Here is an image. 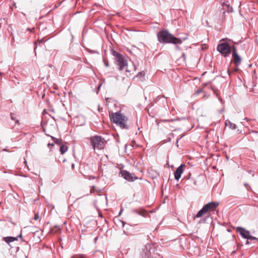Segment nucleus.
Listing matches in <instances>:
<instances>
[{
	"mask_svg": "<svg viewBox=\"0 0 258 258\" xmlns=\"http://www.w3.org/2000/svg\"><path fill=\"white\" fill-rule=\"evenodd\" d=\"M113 55L115 57L116 64L119 67V70L120 71L124 70L128 63L125 58L115 51H113Z\"/></svg>",
	"mask_w": 258,
	"mask_h": 258,
	"instance_id": "20e7f679",
	"label": "nucleus"
},
{
	"mask_svg": "<svg viewBox=\"0 0 258 258\" xmlns=\"http://www.w3.org/2000/svg\"><path fill=\"white\" fill-rule=\"evenodd\" d=\"M39 218V214L38 213H35L34 214V219L35 220H37Z\"/></svg>",
	"mask_w": 258,
	"mask_h": 258,
	"instance_id": "aec40b11",
	"label": "nucleus"
},
{
	"mask_svg": "<svg viewBox=\"0 0 258 258\" xmlns=\"http://www.w3.org/2000/svg\"><path fill=\"white\" fill-rule=\"evenodd\" d=\"M27 30L31 32H34V28H27Z\"/></svg>",
	"mask_w": 258,
	"mask_h": 258,
	"instance_id": "4be33fe9",
	"label": "nucleus"
},
{
	"mask_svg": "<svg viewBox=\"0 0 258 258\" xmlns=\"http://www.w3.org/2000/svg\"><path fill=\"white\" fill-rule=\"evenodd\" d=\"M95 256H99V257H104V255H103V253L100 251H96L95 252Z\"/></svg>",
	"mask_w": 258,
	"mask_h": 258,
	"instance_id": "a211bd4d",
	"label": "nucleus"
},
{
	"mask_svg": "<svg viewBox=\"0 0 258 258\" xmlns=\"http://www.w3.org/2000/svg\"><path fill=\"white\" fill-rule=\"evenodd\" d=\"M138 214L140 215H141V216H143L144 217L146 216V215L147 214V213L146 211H141V212H137Z\"/></svg>",
	"mask_w": 258,
	"mask_h": 258,
	"instance_id": "6ab92c4d",
	"label": "nucleus"
},
{
	"mask_svg": "<svg viewBox=\"0 0 258 258\" xmlns=\"http://www.w3.org/2000/svg\"><path fill=\"white\" fill-rule=\"evenodd\" d=\"M136 67L132 61H129L124 69L126 72L128 73H133L136 71Z\"/></svg>",
	"mask_w": 258,
	"mask_h": 258,
	"instance_id": "9d476101",
	"label": "nucleus"
},
{
	"mask_svg": "<svg viewBox=\"0 0 258 258\" xmlns=\"http://www.w3.org/2000/svg\"><path fill=\"white\" fill-rule=\"evenodd\" d=\"M90 143L94 150H100L104 149L105 144V140L99 136H94L90 138Z\"/></svg>",
	"mask_w": 258,
	"mask_h": 258,
	"instance_id": "7ed1b4c3",
	"label": "nucleus"
},
{
	"mask_svg": "<svg viewBox=\"0 0 258 258\" xmlns=\"http://www.w3.org/2000/svg\"><path fill=\"white\" fill-rule=\"evenodd\" d=\"M182 56L184 59V60H185V54L184 53H183L182 54Z\"/></svg>",
	"mask_w": 258,
	"mask_h": 258,
	"instance_id": "bb28decb",
	"label": "nucleus"
},
{
	"mask_svg": "<svg viewBox=\"0 0 258 258\" xmlns=\"http://www.w3.org/2000/svg\"><path fill=\"white\" fill-rule=\"evenodd\" d=\"M120 174L125 180L128 181H134L135 180L138 179L134 174L131 173L126 170H121Z\"/></svg>",
	"mask_w": 258,
	"mask_h": 258,
	"instance_id": "423d86ee",
	"label": "nucleus"
},
{
	"mask_svg": "<svg viewBox=\"0 0 258 258\" xmlns=\"http://www.w3.org/2000/svg\"><path fill=\"white\" fill-rule=\"evenodd\" d=\"M11 119L12 120H16V118L13 116V115L12 113L11 114Z\"/></svg>",
	"mask_w": 258,
	"mask_h": 258,
	"instance_id": "a878e982",
	"label": "nucleus"
},
{
	"mask_svg": "<svg viewBox=\"0 0 258 258\" xmlns=\"http://www.w3.org/2000/svg\"><path fill=\"white\" fill-rule=\"evenodd\" d=\"M54 143H51V144L48 143L47 146H48V147H50V146L53 147L54 146Z\"/></svg>",
	"mask_w": 258,
	"mask_h": 258,
	"instance_id": "393cba45",
	"label": "nucleus"
},
{
	"mask_svg": "<svg viewBox=\"0 0 258 258\" xmlns=\"http://www.w3.org/2000/svg\"><path fill=\"white\" fill-rule=\"evenodd\" d=\"M208 211L205 209L203 207L202 209H201L196 215L195 218H200L202 217L203 215H205Z\"/></svg>",
	"mask_w": 258,
	"mask_h": 258,
	"instance_id": "f8f14e48",
	"label": "nucleus"
},
{
	"mask_svg": "<svg viewBox=\"0 0 258 258\" xmlns=\"http://www.w3.org/2000/svg\"><path fill=\"white\" fill-rule=\"evenodd\" d=\"M184 167L185 165L181 164L176 169L174 172V178L176 180H178L180 178L181 174L183 172Z\"/></svg>",
	"mask_w": 258,
	"mask_h": 258,
	"instance_id": "0eeeda50",
	"label": "nucleus"
},
{
	"mask_svg": "<svg viewBox=\"0 0 258 258\" xmlns=\"http://www.w3.org/2000/svg\"><path fill=\"white\" fill-rule=\"evenodd\" d=\"M226 126H228L232 130H235L236 128V125L235 124L232 123L230 121L226 120L225 122Z\"/></svg>",
	"mask_w": 258,
	"mask_h": 258,
	"instance_id": "4468645a",
	"label": "nucleus"
},
{
	"mask_svg": "<svg viewBox=\"0 0 258 258\" xmlns=\"http://www.w3.org/2000/svg\"><path fill=\"white\" fill-rule=\"evenodd\" d=\"M225 6H227V7H228V5H226L225 3H223V7H225Z\"/></svg>",
	"mask_w": 258,
	"mask_h": 258,
	"instance_id": "cd10ccee",
	"label": "nucleus"
},
{
	"mask_svg": "<svg viewBox=\"0 0 258 258\" xmlns=\"http://www.w3.org/2000/svg\"><path fill=\"white\" fill-rule=\"evenodd\" d=\"M68 150V147L66 145H62L60 147V151L61 154H63Z\"/></svg>",
	"mask_w": 258,
	"mask_h": 258,
	"instance_id": "f3484780",
	"label": "nucleus"
},
{
	"mask_svg": "<svg viewBox=\"0 0 258 258\" xmlns=\"http://www.w3.org/2000/svg\"><path fill=\"white\" fill-rule=\"evenodd\" d=\"M219 205L218 203L211 202L205 205L204 207L208 211H211L215 209Z\"/></svg>",
	"mask_w": 258,
	"mask_h": 258,
	"instance_id": "1a4fd4ad",
	"label": "nucleus"
},
{
	"mask_svg": "<svg viewBox=\"0 0 258 258\" xmlns=\"http://www.w3.org/2000/svg\"><path fill=\"white\" fill-rule=\"evenodd\" d=\"M3 240H4L6 242H7L8 244H10V242H12L15 240H17L18 239V237H5L3 238Z\"/></svg>",
	"mask_w": 258,
	"mask_h": 258,
	"instance_id": "ddd939ff",
	"label": "nucleus"
},
{
	"mask_svg": "<svg viewBox=\"0 0 258 258\" xmlns=\"http://www.w3.org/2000/svg\"><path fill=\"white\" fill-rule=\"evenodd\" d=\"M232 57L233 58L235 66L236 67L238 66L241 63V59L237 53L236 49L234 47H233V50L232 52Z\"/></svg>",
	"mask_w": 258,
	"mask_h": 258,
	"instance_id": "6e6552de",
	"label": "nucleus"
},
{
	"mask_svg": "<svg viewBox=\"0 0 258 258\" xmlns=\"http://www.w3.org/2000/svg\"><path fill=\"white\" fill-rule=\"evenodd\" d=\"M105 66H106V67H108V63H106V62H105Z\"/></svg>",
	"mask_w": 258,
	"mask_h": 258,
	"instance_id": "c756f323",
	"label": "nucleus"
},
{
	"mask_svg": "<svg viewBox=\"0 0 258 258\" xmlns=\"http://www.w3.org/2000/svg\"><path fill=\"white\" fill-rule=\"evenodd\" d=\"M227 12L225 11H223L222 12H220V15L221 14V16H219V18H217L218 20L219 21H223L225 19V13H226Z\"/></svg>",
	"mask_w": 258,
	"mask_h": 258,
	"instance_id": "2eb2a0df",
	"label": "nucleus"
},
{
	"mask_svg": "<svg viewBox=\"0 0 258 258\" xmlns=\"http://www.w3.org/2000/svg\"><path fill=\"white\" fill-rule=\"evenodd\" d=\"M158 40L160 43H172L175 45L181 44L182 40L180 38L175 37L167 31H161L157 34Z\"/></svg>",
	"mask_w": 258,
	"mask_h": 258,
	"instance_id": "f257e3e1",
	"label": "nucleus"
},
{
	"mask_svg": "<svg viewBox=\"0 0 258 258\" xmlns=\"http://www.w3.org/2000/svg\"><path fill=\"white\" fill-rule=\"evenodd\" d=\"M236 231L238 232L245 239L249 237V232L242 227H237Z\"/></svg>",
	"mask_w": 258,
	"mask_h": 258,
	"instance_id": "9b49d317",
	"label": "nucleus"
},
{
	"mask_svg": "<svg viewBox=\"0 0 258 258\" xmlns=\"http://www.w3.org/2000/svg\"><path fill=\"white\" fill-rule=\"evenodd\" d=\"M144 74H143L142 72H139L138 73V75H137V77L138 76H144Z\"/></svg>",
	"mask_w": 258,
	"mask_h": 258,
	"instance_id": "5701e85b",
	"label": "nucleus"
},
{
	"mask_svg": "<svg viewBox=\"0 0 258 258\" xmlns=\"http://www.w3.org/2000/svg\"><path fill=\"white\" fill-rule=\"evenodd\" d=\"M54 143L60 145L62 143V140L60 139H57L53 137L50 136Z\"/></svg>",
	"mask_w": 258,
	"mask_h": 258,
	"instance_id": "dca6fc26",
	"label": "nucleus"
},
{
	"mask_svg": "<svg viewBox=\"0 0 258 258\" xmlns=\"http://www.w3.org/2000/svg\"><path fill=\"white\" fill-rule=\"evenodd\" d=\"M91 179H94V178H95V177H90L89 179H91Z\"/></svg>",
	"mask_w": 258,
	"mask_h": 258,
	"instance_id": "7c9ffc66",
	"label": "nucleus"
},
{
	"mask_svg": "<svg viewBox=\"0 0 258 258\" xmlns=\"http://www.w3.org/2000/svg\"><path fill=\"white\" fill-rule=\"evenodd\" d=\"M97 238H98L97 237H96V238H95V239H94V240H95V242H96V241H97Z\"/></svg>",
	"mask_w": 258,
	"mask_h": 258,
	"instance_id": "c85d7f7f",
	"label": "nucleus"
},
{
	"mask_svg": "<svg viewBox=\"0 0 258 258\" xmlns=\"http://www.w3.org/2000/svg\"><path fill=\"white\" fill-rule=\"evenodd\" d=\"M247 239H257L256 238L253 237V236H252L250 235V234H249V237H248Z\"/></svg>",
	"mask_w": 258,
	"mask_h": 258,
	"instance_id": "412c9836",
	"label": "nucleus"
},
{
	"mask_svg": "<svg viewBox=\"0 0 258 258\" xmlns=\"http://www.w3.org/2000/svg\"><path fill=\"white\" fill-rule=\"evenodd\" d=\"M202 89H199L198 90H197V93H196V94L197 95H198L199 94H200L201 92H202Z\"/></svg>",
	"mask_w": 258,
	"mask_h": 258,
	"instance_id": "b1692460",
	"label": "nucleus"
},
{
	"mask_svg": "<svg viewBox=\"0 0 258 258\" xmlns=\"http://www.w3.org/2000/svg\"><path fill=\"white\" fill-rule=\"evenodd\" d=\"M217 50L221 53L224 56H228L231 52L230 47L226 43H222L218 45Z\"/></svg>",
	"mask_w": 258,
	"mask_h": 258,
	"instance_id": "39448f33",
	"label": "nucleus"
},
{
	"mask_svg": "<svg viewBox=\"0 0 258 258\" xmlns=\"http://www.w3.org/2000/svg\"><path fill=\"white\" fill-rule=\"evenodd\" d=\"M111 121L121 128L127 129V117L120 112L111 113L110 114Z\"/></svg>",
	"mask_w": 258,
	"mask_h": 258,
	"instance_id": "f03ea898",
	"label": "nucleus"
}]
</instances>
